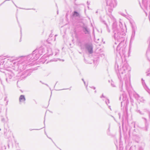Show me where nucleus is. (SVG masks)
I'll return each mask as SVG.
<instances>
[{"instance_id":"obj_1","label":"nucleus","mask_w":150,"mask_h":150,"mask_svg":"<svg viewBox=\"0 0 150 150\" xmlns=\"http://www.w3.org/2000/svg\"><path fill=\"white\" fill-rule=\"evenodd\" d=\"M27 56L24 57H12L11 62L14 66H13V69L14 71H18V73L17 75L18 78L22 80L29 76V70L22 72L25 70L26 66L31 64L32 61Z\"/></svg>"},{"instance_id":"obj_2","label":"nucleus","mask_w":150,"mask_h":150,"mask_svg":"<svg viewBox=\"0 0 150 150\" xmlns=\"http://www.w3.org/2000/svg\"><path fill=\"white\" fill-rule=\"evenodd\" d=\"M117 57L115 67L117 76L120 81L119 87L120 88V91H122L123 85L122 78L125 80V83L126 89H127L130 86L129 76L128 77V75H127L125 74L127 71H129V67L126 62H124V64L122 67L119 69V66H120L121 62H122V60H121V61L120 62L117 61Z\"/></svg>"},{"instance_id":"obj_3","label":"nucleus","mask_w":150,"mask_h":150,"mask_svg":"<svg viewBox=\"0 0 150 150\" xmlns=\"http://www.w3.org/2000/svg\"><path fill=\"white\" fill-rule=\"evenodd\" d=\"M110 17L113 21L112 30L114 38L118 42H124L126 34L124 31V29L122 28V25L120 22L118 25L115 19L112 15H110Z\"/></svg>"},{"instance_id":"obj_4","label":"nucleus","mask_w":150,"mask_h":150,"mask_svg":"<svg viewBox=\"0 0 150 150\" xmlns=\"http://www.w3.org/2000/svg\"><path fill=\"white\" fill-rule=\"evenodd\" d=\"M45 50L44 47L41 46L33 51L32 53L28 55L29 58L33 62L38 59L42 54L45 53Z\"/></svg>"},{"instance_id":"obj_5","label":"nucleus","mask_w":150,"mask_h":150,"mask_svg":"<svg viewBox=\"0 0 150 150\" xmlns=\"http://www.w3.org/2000/svg\"><path fill=\"white\" fill-rule=\"evenodd\" d=\"M124 42H120L117 47L116 51L117 56L119 55L121 59L122 57H124L125 52V47L124 45Z\"/></svg>"},{"instance_id":"obj_6","label":"nucleus","mask_w":150,"mask_h":150,"mask_svg":"<svg viewBox=\"0 0 150 150\" xmlns=\"http://www.w3.org/2000/svg\"><path fill=\"white\" fill-rule=\"evenodd\" d=\"M6 76V82L9 83L14 80L15 74L14 72L12 71L10 68L7 69L5 72Z\"/></svg>"},{"instance_id":"obj_7","label":"nucleus","mask_w":150,"mask_h":150,"mask_svg":"<svg viewBox=\"0 0 150 150\" xmlns=\"http://www.w3.org/2000/svg\"><path fill=\"white\" fill-rule=\"evenodd\" d=\"M116 0H106V7L108 8V11L111 13L115 7V4H116Z\"/></svg>"},{"instance_id":"obj_8","label":"nucleus","mask_w":150,"mask_h":150,"mask_svg":"<svg viewBox=\"0 0 150 150\" xmlns=\"http://www.w3.org/2000/svg\"><path fill=\"white\" fill-rule=\"evenodd\" d=\"M81 28L82 32L84 34L86 35H89L90 34V30L87 25L83 24V25L81 26Z\"/></svg>"},{"instance_id":"obj_9","label":"nucleus","mask_w":150,"mask_h":150,"mask_svg":"<svg viewBox=\"0 0 150 150\" xmlns=\"http://www.w3.org/2000/svg\"><path fill=\"white\" fill-rule=\"evenodd\" d=\"M84 46L85 48L88 51L89 54H92L93 52V47L91 44L87 43L85 44Z\"/></svg>"},{"instance_id":"obj_10","label":"nucleus","mask_w":150,"mask_h":150,"mask_svg":"<svg viewBox=\"0 0 150 150\" xmlns=\"http://www.w3.org/2000/svg\"><path fill=\"white\" fill-rule=\"evenodd\" d=\"M4 132L5 137L6 138L9 139L12 134L11 131L9 130H8L6 129H4Z\"/></svg>"},{"instance_id":"obj_11","label":"nucleus","mask_w":150,"mask_h":150,"mask_svg":"<svg viewBox=\"0 0 150 150\" xmlns=\"http://www.w3.org/2000/svg\"><path fill=\"white\" fill-rule=\"evenodd\" d=\"M7 60H8V62H11V58L10 59H5L4 60H1L0 61V69H2L6 65V63L7 62Z\"/></svg>"},{"instance_id":"obj_12","label":"nucleus","mask_w":150,"mask_h":150,"mask_svg":"<svg viewBox=\"0 0 150 150\" xmlns=\"http://www.w3.org/2000/svg\"><path fill=\"white\" fill-rule=\"evenodd\" d=\"M142 83L144 89L150 94V90L148 88V87L147 86L144 80H143V79H142Z\"/></svg>"},{"instance_id":"obj_13","label":"nucleus","mask_w":150,"mask_h":150,"mask_svg":"<svg viewBox=\"0 0 150 150\" xmlns=\"http://www.w3.org/2000/svg\"><path fill=\"white\" fill-rule=\"evenodd\" d=\"M145 110L148 109L147 108H144L142 111L140 110H137V112L139 113L141 115H144L146 113V112H145Z\"/></svg>"},{"instance_id":"obj_14","label":"nucleus","mask_w":150,"mask_h":150,"mask_svg":"<svg viewBox=\"0 0 150 150\" xmlns=\"http://www.w3.org/2000/svg\"><path fill=\"white\" fill-rule=\"evenodd\" d=\"M127 109L126 107L125 110L123 112V114L122 116V119L123 120L124 118L126 119L127 117Z\"/></svg>"},{"instance_id":"obj_15","label":"nucleus","mask_w":150,"mask_h":150,"mask_svg":"<svg viewBox=\"0 0 150 150\" xmlns=\"http://www.w3.org/2000/svg\"><path fill=\"white\" fill-rule=\"evenodd\" d=\"M121 99H122L123 101V102H121V105L122 104V103H124V101H125L127 97L126 95L125 94H122V95H121L120 97V100Z\"/></svg>"},{"instance_id":"obj_16","label":"nucleus","mask_w":150,"mask_h":150,"mask_svg":"<svg viewBox=\"0 0 150 150\" xmlns=\"http://www.w3.org/2000/svg\"><path fill=\"white\" fill-rule=\"evenodd\" d=\"M26 100L25 96L23 95H21L19 98V102H24Z\"/></svg>"},{"instance_id":"obj_17","label":"nucleus","mask_w":150,"mask_h":150,"mask_svg":"<svg viewBox=\"0 0 150 150\" xmlns=\"http://www.w3.org/2000/svg\"><path fill=\"white\" fill-rule=\"evenodd\" d=\"M142 119H144L145 120V129L144 130H145L146 131H147L148 130V124L147 122V120L146 118L144 117H142Z\"/></svg>"},{"instance_id":"obj_18","label":"nucleus","mask_w":150,"mask_h":150,"mask_svg":"<svg viewBox=\"0 0 150 150\" xmlns=\"http://www.w3.org/2000/svg\"><path fill=\"white\" fill-rule=\"evenodd\" d=\"M130 23L131 24V26L132 28V31L134 30V31H135L137 27L135 24L134 23L132 22H130Z\"/></svg>"},{"instance_id":"obj_19","label":"nucleus","mask_w":150,"mask_h":150,"mask_svg":"<svg viewBox=\"0 0 150 150\" xmlns=\"http://www.w3.org/2000/svg\"><path fill=\"white\" fill-rule=\"evenodd\" d=\"M73 16L74 17H80V15L79 13L76 11H74L73 13Z\"/></svg>"},{"instance_id":"obj_20","label":"nucleus","mask_w":150,"mask_h":150,"mask_svg":"<svg viewBox=\"0 0 150 150\" xmlns=\"http://www.w3.org/2000/svg\"><path fill=\"white\" fill-rule=\"evenodd\" d=\"M135 31L133 30L132 31V35L131 37V40L133 39L135 36Z\"/></svg>"},{"instance_id":"obj_21","label":"nucleus","mask_w":150,"mask_h":150,"mask_svg":"<svg viewBox=\"0 0 150 150\" xmlns=\"http://www.w3.org/2000/svg\"><path fill=\"white\" fill-rule=\"evenodd\" d=\"M1 121L2 122L4 123H6V120L5 118L1 116Z\"/></svg>"},{"instance_id":"obj_22","label":"nucleus","mask_w":150,"mask_h":150,"mask_svg":"<svg viewBox=\"0 0 150 150\" xmlns=\"http://www.w3.org/2000/svg\"><path fill=\"white\" fill-rule=\"evenodd\" d=\"M103 23L105 24L106 25V26L107 29L109 33H110V29H109V28L108 26V25H107L106 23L105 22V21H103Z\"/></svg>"},{"instance_id":"obj_23","label":"nucleus","mask_w":150,"mask_h":150,"mask_svg":"<svg viewBox=\"0 0 150 150\" xmlns=\"http://www.w3.org/2000/svg\"><path fill=\"white\" fill-rule=\"evenodd\" d=\"M118 42L117 41V42H115L113 46V47L114 48V49L115 48V47H116L117 48V44H119V43H119V42Z\"/></svg>"},{"instance_id":"obj_24","label":"nucleus","mask_w":150,"mask_h":150,"mask_svg":"<svg viewBox=\"0 0 150 150\" xmlns=\"http://www.w3.org/2000/svg\"><path fill=\"white\" fill-rule=\"evenodd\" d=\"M145 112L148 114L149 119L150 120V111L149 110H145Z\"/></svg>"},{"instance_id":"obj_25","label":"nucleus","mask_w":150,"mask_h":150,"mask_svg":"<svg viewBox=\"0 0 150 150\" xmlns=\"http://www.w3.org/2000/svg\"><path fill=\"white\" fill-rule=\"evenodd\" d=\"M134 135L135 138L137 139H139L141 137V135H138L137 134H134Z\"/></svg>"},{"instance_id":"obj_26","label":"nucleus","mask_w":150,"mask_h":150,"mask_svg":"<svg viewBox=\"0 0 150 150\" xmlns=\"http://www.w3.org/2000/svg\"><path fill=\"white\" fill-rule=\"evenodd\" d=\"M59 53V50L57 49L55 50V55L58 54Z\"/></svg>"},{"instance_id":"obj_27","label":"nucleus","mask_w":150,"mask_h":150,"mask_svg":"<svg viewBox=\"0 0 150 150\" xmlns=\"http://www.w3.org/2000/svg\"><path fill=\"white\" fill-rule=\"evenodd\" d=\"M139 99L140 102H144L145 101V100L143 98H141L139 97Z\"/></svg>"},{"instance_id":"obj_28","label":"nucleus","mask_w":150,"mask_h":150,"mask_svg":"<svg viewBox=\"0 0 150 150\" xmlns=\"http://www.w3.org/2000/svg\"><path fill=\"white\" fill-rule=\"evenodd\" d=\"M105 102L107 104V105H108V103H109V100L108 99H107L106 100H105Z\"/></svg>"},{"instance_id":"obj_29","label":"nucleus","mask_w":150,"mask_h":150,"mask_svg":"<svg viewBox=\"0 0 150 150\" xmlns=\"http://www.w3.org/2000/svg\"><path fill=\"white\" fill-rule=\"evenodd\" d=\"M111 85L112 86V87H115V84H114V82H112V81L111 83Z\"/></svg>"},{"instance_id":"obj_30","label":"nucleus","mask_w":150,"mask_h":150,"mask_svg":"<svg viewBox=\"0 0 150 150\" xmlns=\"http://www.w3.org/2000/svg\"><path fill=\"white\" fill-rule=\"evenodd\" d=\"M102 97L104 98H106L104 96L103 94L102 96H100V98H102Z\"/></svg>"},{"instance_id":"obj_31","label":"nucleus","mask_w":150,"mask_h":150,"mask_svg":"<svg viewBox=\"0 0 150 150\" xmlns=\"http://www.w3.org/2000/svg\"><path fill=\"white\" fill-rule=\"evenodd\" d=\"M91 88H93L94 89H95L96 88L93 86L90 87Z\"/></svg>"},{"instance_id":"obj_32","label":"nucleus","mask_w":150,"mask_h":150,"mask_svg":"<svg viewBox=\"0 0 150 150\" xmlns=\"http://www.w3.org/2000/svg\"><path fill=\"white\" fill-rule=\"evenodd\" d=\"M118 115L119 116V119H120V117H121V114L120 113H118Z\"/></svg>"},{"instance_id":"obj_33","label":"nucleus","mask_w":150,"mask_h":150,"mask_svg":"<svg viewBox=\"0 0 150 150\" xmlns=\"http://www.w3.org/2000/svg\"><path fill=\"white\" fill-rule=\"evenodd\" d=\"M20 32H21V30H22V29H21V27L20 26Z\"/></svg>"},{"instance_id":"obj_34","label":"nucleus","mask_w":150,"mask_h":150,"mask_svg":"<svg viewBox=\"0 0 150 150\" xmlns=\"http://www.w3.org/2000/svg\"><path fill=\"white\" fill-rule=\"evenodd\" d=\"M52 34H51L50 35H49V37H52Z\"/></svg>"},{"instance_id":"obj_35","label":"nucleus","mask_w":150,"mask_h":150,"mask_svg":"<svg viewBox=\"0 0 150 150\" xmlns=\"http://www.w3.org/2000/svg\"><path fill=\"white\" fill-rule=\"evenodd\" d=\"M1 107H0V113H1Z\"/></svg>"},{"instance_id":"obj_36","label":"nucleus","mask_w":150,"mask_h":150,"mask_svg":"<svg viewBox=\"0 0 150 150\" xmlns=\"http://www.w3.org/2000/svg\"><path fill=\"white\" fill-rule=\"evenodd\" d=\"M83 82L84 83L85 85L86 86V82H85V81H84V82Z\"/></svg>"},{"instance_id":"obj_37","label":"nucleus","mask_w":150,"mask_h":150,"mask_svg":"<svg viewBox=\"0 0 150 150\" xmlns=\"http://www.w3.org/2000/svg\"><path fill=\"white\" fill-rule=\"evenodd\" d=\"M108 108L110 109V110H111V108H110V106H108Z\"/></svg>"},{"instance_id":"obj_38","label":"nucleus","mask_w":150,"mask_h":150,"mask_svg":"<svg viewBox=\"0 0 150 150\" xmlns=\"http://www.w3.org/2000/svg\"><path fill=\"white\" fill-rule=\"evenodd\" d=\"M87 4L88 5L89 4V3H88V1L87 2Z\"/></svg>"},{"instance_id":"obj_39","label":"nucleus","mask_w":150,"mask_h":150,"mask_svg":"<svg viewBox=\"0 0 150 150\" xmlns=\"http://www.w3.org/2000/svg\"><path fill=\"white\" fill-rule=\"evenodd\" d=\"M82 80L83 81V82H84V81H85L83 79H82Z\"/></svg>"},{"instance_id":"obj_40","label":"nucleus","mask_w":150,"mask_h":150,"mask_svg":"<svg viewBox=\"0 0 150 150\" xmlns=\"http://www.w3.org/2000/svg\"><path fill=\"white\" fill-rule=\"evenodd\" d=\"M65 89H61V90H64Z\"/></svg>"},{"instance_id":"obj_41","label":"nucleus","mask_w":150,"mask_h":150,"mask_svg":"<svg viewBox=\"0 0 150 150\" xmlns=\"http://www.w3.org/2000/svg\"><path fill=\"white\" fill-rule=\"evenodd\" d=\"M45 85H46V86H48V85L47 84H45Z\"/></svg>"},{"instance_id":"obj_42","label":"nucleus","mask_w":150,"mask_h":150,"mask_svg":"<svg viewBox=\"0 0 150 150\" xmlns=\"http://www.w3.org/2000/svg\"><path fill=\"white\" fill-rule=\"evenodd\" d=\"M40 82L42 83V84H45L44 83H42L41 81H40Z\"/></svg>"},{"instance_id":"obj_43","label":"nucleus","mask_w":150,"mask_h":150,"mask_svg":"<svg viewBox=\"0 0 150 150\" xmlns=\"http://www.w3.org/2000/svg\"><path fill=\"white\" fill-rule=\"evenodd\" d=\"M26 9V10H29V9Z\"/></svg>"},{"instance_id":"obj_44","label":"nucleus","mask_w":150,"mask_h":150,"mask_svg":"<svg viewBox=\"0 0 150 150\" xmlns=\"http://www.w3.org/2000/svg\"><path fill=\"white\" fill-rule=\"evenodd\" d=\"M57 13L58 14V11H57Z\"/></svg>"},{"instance_id":"obj_45","label":"nucleus","mask_w":150,"mask_h":150,"mask_svg":"<svg viewBox=\"0 0 150 150\" xmlns=\"http://www.w3.org/2000/svg\"><path fill=\"white\" fill-rule=\"evenodd\" d=\"M96 91H95V93H96Z\"/></svg>"},{"instance_id":"obj_46","label":"nucleus","mask_w":150,"mask_h":150,"mask_svg":"<svg viewBox=\"0 0 150 150\" xmlns=\"http://www.w3.org/2000/svg\"><path fill=\"white\" fill-rule=\"evenodd\" d=\"M81 46H82V44L81 43Z\"/></svg>"},{"instance_id":"obj_47","label":"nucleus","mask_w":150,"mask_h":150,"mask_svg":"<svg viewBox=\"0 0 150 150\" xmlns=\"http://www.w3.org/2000/svg\"><path fill=\"white\" fill-rule=\"evenodd\" d=\"M33 9V10H35V9L33 8V9Z\"/></svg>"},{"instance_id":"obj_48","label":"nucleus","mask_w":150,"mask_h":150,"mask_svg":"<svg viewBox=\"0 0 150 150\" xmlns=\"http://www.w3.org/2000/svg\"><path fill=\"white\" fill-rule=\"evenodd\" d=\"M35 130H39V129H35Z\"/></svg>"},{"instance_id":"obj_49","label":"nucleus","mask_w":150,"mask_h":150,"mask_svg":"<svg viewBox=\"0 0 150 150\" xmlns=\"http://www.w3.org/2000/svg\"><path fill=\"white\" fill-rule=\"evenodd\" d=\"M96 13H98V11H96Z\"/></svg>"},{"instance_id":"obj_50","label":"nucleus","mask_w":150,"mask_h":150,"mask_svg":"<svg viewBox=\"0 0 150 150\" xmlns=\"http://www.w3.org/2000/svg\"><path fill=\"white\" fill-rule=\"evenodd\" d=\"M87 86H88V85L87 84L86 86V87H87Z\"/></svg>"},{"instance_id":"obj_51","label":"nucleus","mask_w":150,"mask_h":150,"mask_svg":"<svg viewBox=\"0 0 150 150\" xmlns=\"http://www.w3.org/2000/svg\"><path fill=\"white\" fill-rule=\"evenodd\" d=\"M45 120H44V123H45Z\"/></svg>"},{"instance_id":"obj_52","label":"nucleus","mask_w":150,"mask_h":150,"mask_svg":"<svg viewBox=\"0 0 150 150\" xmlns=\"http://www.w3.org/2000/svg\"><path fill=\"white\" fill-rule=\"evenodd\" d=\"M1 129L0 128V131H1Z\"/></svg>"},{"instance_id":"obj_53","label":"nucleus","mask_w":150,"mask_h":150,"mask_svg":"<svg viewBox=\"0 0 150 150\" xmlns=\"http://www.w3.org/2000/svg\"><path fill=\"white\" fill-rule=\"evenodd\" d=\"M134 127H135V125H134Z\"/></svg>"},{"instance_id":"obj_54","label":"nucleus","mask_w":150,"mask_h":150,"mask_svg":"<svg viewBox=\"0 0 150 150\" xmlns=\"http://www.w3.org/2000/svg\"><path fill=\"white\" fill-rule=\"evenodd\" d=\"M6 98H5V100H6Z\"/></svg>"}]
</instances>
